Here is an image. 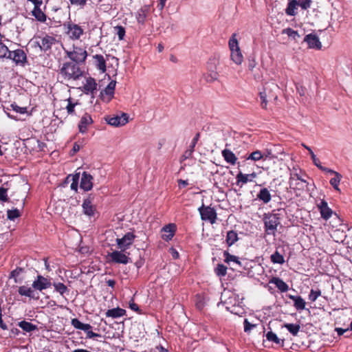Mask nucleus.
<instances>
[{"instance_id": "1", "label": "nucleus", "mask_w": 352, "mask_h": 352, "mask_svg": "<svg viewBox=\"0 0 352 352\" xmlns=\"http://www.w3.org/2000/svg\"><path fill=\"white\" fill-rule=\"evenodd\" d=\"M279 87L274 82H266L263 90L259 93L261 106L266 109L269 102H276L278 99Z\"/></svg>"}, {"instance_id": "2", "label": "nucleus", "mask_w": 352, "mask_h": 352, "mask_svg": "<svg viewBox=\"0 0 352 352\" xmlns=\"http://www.w3.org/2000/svg\"><path fill=\"white\" fill-rule=\"evenodd\" d=\"M289 187L294 190H303L308 185V182L304 178L306 175L298 167L294 166L289 169Z\"/></svg>"}, {"instance_id": "3", "label": "nucleus", "mask_w": 352, "mask_h": 352, "mask_svg": "<svg viewBox=\"0 0 352 352\" xmlns=\"http://www.w3.org/2000/svg\"><path fill=\"white\" fill-rule=\"evenodd\" d=\"M82 71L78 63L67 62L60 69V74L65 80H76L82 76Z\"/></svg>"}, {"instance_id": "4", "label": "nucleus", "mask_w": 352, "mask_h": 352, "mask_svg": "<svg viewBox=\"0 0 352 352\" xmlns=\"http://www.w3.org/2000/svg\"><path fill=\"white\" fill-rule=\"evenodd\" d=\"M263 221L266 234L274 235L277 227L280 223L279 214L275 213L265 214Z\"/></svg>"}, {"instance_id": "5", "label": "nucleus", "mask_w": 352, "mask_h": 352, "mask_svg": "<svg viewBox=\"0 0 352 352\" xmlns=\"http://www.w3.org/2000/svg\"><path fill=\"white\" fill-rule=\"evenodd\" d=\"M236 36V34H233L232 35L229 40L228 45L232 60L236 65H241L243 60V56L240 50Z\"/></svg>"}, {"instance_id": "6", "label": "nucleus", "mask_w": 352, "mask_h": 352, "mask_svg": "<svg viewBox=\"0 0 352 352\" xmlns=\"http://www.w3.org/2000/svg\"><path fill=\"white\" fill-rule=\"evenodd\" d=\"M66 54L76 63L85 62L87 56L86 50L78 46H74L72 51H66Z\"/></svg>"}, {"instance_id": "7", "label": "nucleus", "mask_w": 352, "mask_h": 352, "mask_svg": "<svg viewBox=\"0 0 352 352\" xmlns=\"http://www.w3.org/2000/svg\"><path fill=\"white\" fill-rule=\"evenodd\" d=\"M201 218L204 221H208L211 224L216 222L217 220V212L216 210L210 206H205L202 205L198 209Z\"/></svg>"}, {"instance_id": "8", "label": "nucleus", "mask_w": 352, "mask_h": 352, "mask_svg": "<svg viewBox=\"0 0 352 352\" xmlns=\"http://www.w3.org/2000/svg\"><path fill=\"white\" fill-rule=\"evenodd\" d=\"M151 12L152 6L151 5H144L142 6L135 14L138 23L141 25H144Z\"/></svg>"}, {"instance_id": "9", "label": "nucleus", "mask_w": 352, "mask_h": 352, "mask_svg": "<svg viewBox=\"0 0 352 352\" xmlns=\"http://www.w3.org/2000/svg\"><path fill=\"white\" fill-rule=\"evenodd\" d=\"M135 235L133 232H127L126 233L122 238L116 239V243L122 251H125L127 250L131 245L133 243Z\"/></svg>"}, {"instance_id": "10", "label": "nucleus", "mask_w": 352, "mask_h": 352, "mask_svg": "<svg viewBox=\"0 0 352 352\" xmlns=\"http://www.w3.org/2000/svg\"><path fill=\"white\" fill-rule=\"evenodd\" d=\"M83 29L77 24L69 23L67 25V34L73 40H77L83 34Z\"/></svg>"}, {"instance_id": "11", "label": "nucleus", "mask_w": 352, "mask_h": 352, "mask_svg": "<svg viewBox=\"0 0 352 352\" xmlns=\"http://www.w3.org/2000/svg\"><path fill=\"white\" fill-rule=\"evenodd\" d=\"M107 123L113 126H121L125 125L129 122V116L126 113H122L121 115H116L106 119Z\"/></svg>"}, {"instance_id": "12", "label": "nucleus", "mask_w": 352, "mask_h": 352, "mask_svg": "<svg viewBox=\"0 0 352 352\" xmlns=\"http://www.w3.org/2000/svg\"><path fill=\"white\" fill-rule=\"evenodd\" d=\"M10 53L12 55L8 59L12 60L16 65H23L27 62V56L23 50L17 49Z\"/></svg>"}, {"instance_id": "13", "label": "nucleus", "mask_w": 352, "mask_h": 352, "mask_svg": "<svg viewBox=\"0 0 352 352\" xmlns=\"http://www.w3.org/2000/svg\"><path fill=\"white\" fill-rule=\"evenodd\" d=\"M55 43V38L48 35L41 37L39 40L36 41V44L39 46L41 50L44 52L51 49L52 45H54Z\"/></svg>"}, {"instance_id": "14", "label": "nucleus", "mask_w": 352, "mask_h": 352, "mask_svg": "<svg viewBox=\"0 0 352 352\" xmlns=\"http://www.w3.org/2000/svg\"><path fill=\"white\" fill-rule=\"evenodd\" d=\"M124 251H113L109 254V257L112 262L116 263L127 264L129 262L130 258L123 253Z\"/></svg>"}, {"instance_id": "15", "label": "nucleus", "mask_w": 352, "mask_h": 352, "mask_svg": "<svg viewBox=\"0 0 352 352\" xmlns=\"http://www.w3.org/2000/svg\"><path fill=\"white\" fill-rule=\"evenodd\" d=\"M93 177L87 172H83L81 177L80 187L85 191L90 190L93 187Z\"/></svg>"}, {"instance_id": "16", "label": "nucleus", "mask_w": 352, "mask_h": 352, "mask_svg": "<svg viewBox=\"0 0 352 352\" xmlns=\"http://www.w3.org/2000/svg\"><path fill=\"white\" fill-rule=\"evenodd\" d=\"M304 41L308 44L309 48L320 50L322 47V44L316 34H309L306 35Z\"/></svg>"}, {"instance_id": "17", "label": "nucleus", "mask_w": 352, "mask_h": 352, "mask_svg": "<svg viewBox=\"0 0 352 352\" xmlns=\"http://www.w3.org/2000/svg\"><path fill=\"white\" fill-rule=\"evenodd\" d=\"M207 68L208 73L204 75L205 80L208 82H214L218 78V73L216 72L215 63L211 62L208 63Z\"/></svg>"}, {"instance_id": "18", "label": "nucleus", "mask_w": 352, "mask_h": 352, "mask_svg": "<svg viewBox=\"0 0 352 352\" xmlns=\"http://www.w3.org/2000/svg\"><path fill=\"white\" fill-rule=\"evenodd\" d=\"M51 286V283L46 278L39 275L32 283V287L37 290L42 291Z\"/></svg>"}, {"instance_id": "19", "label": "nucleus", "mask_w": 352, "mask_h": 352, "mask_svg": "<svg viewBox=\"0 0 352 352\" xmlns=\"http://www.w3.org/2000/svg\"><path fill=\"white\" fill-rule=\"evenodd\" d=\"M83 213L89 217H94L96 210L89 198L85 199L82 204Z\"/></svg>"}, {"instance_id": "20", "label": "nucleus", "mask_w": 352, "mask_h": 352, "mask_svg": "<svg viewBox=\"0 0 352 352\" xmlns=\"http://www.w3.org/2000/svg\"><path fill=\"white\" fill-rule=\"evenodd\" d=\"M256 177V173H252L251 174H243L240 172L236 177V184L237 186H242L243 184H247L248 182H252Z\"/></svg>"}, {"instance_id": "21", "label": "nucleus", "mask_w": 352, "mask_h": 352, "mask_svg": "<svg viewBox=\"0 0 352 352\" xmlns=\"http://www.w3.org/2000/svg\"><path fill=\"white\" fill-rule=\"evenodd\" d=\"M318 208L320 210L322 218L324 219H329L332 214V210L328 206L327 202L324 200H321L320 204H318Z\"/></svg>"}, {"instance_id": "22", "label": "nucleus", "mask_w": 352, "mask_h": 352, "mask_svg": "<svg viewBox=\"0 0 352 352\" xmlns=\"http://www.w3.org/2000/svg\"><path fill=\"white\" fill-rule=\"evenodd\" d=\"M163 234L162 235V238L168 241L172 239L175 232V225L173 223H170L166 226H164L162 230Z\"/></svg>"}, {"instance_id": "23", "label": "nucleus", "mask_w": 352, "mask_h": 352, "mask_svg": "<svg viewBox=\"0 0 352 352\" xmlns=\"http://www.w3.org/2000/svg\"><path fill=\"white\" fill-rule=\"evenodd\" d=\"M91 117L88 114H85L80 119L78 124L79 131L81 133H85L87 131L88 126L92 123Z\"/></svg>"}, {"instance_id": "24", "label": "nucleus", "mask_w": 352, "mask_h": 352, "mask_svg": "<svg viewBox=\"0 0 352 352\" xmlns=\"http://www.w3.org/2000/svg\"><path fill=\"white\" fill-rule=\"evenodd\" d=\"M221 155L224 160L230 165H235L237 162V157L235 154L230 149L225 148L221 151Z\"/></svg>"}, {"instance_id": "25", "label": "nucleus", "mask_w": 352, "mask_h": 352, "mask_svg": "<svg viewBox=\"0 0 352 352\" xmlns=\"http://www.w3.org/2000/svg\"><path fill=\"white\" fill-rule=\"evenodd\" d=\"M288 298L294 301V306L298 311L305 309L306 302L305 300L300 296L287 295Z\"/></svg>"}, {"instance_id": "26", "label": "nucleus", "mask_w": 352, "mask_h": 352, "mask_svg": "<svg viewBox=\"0 0 352 352\" xmlns=\"http://www.w3.org/2000/svg\"><path fill=\"white\" fill-rule=\"evenodd\" d=\"M126 311L120 307L113 308L109 309L106 311L105 315L107 317L117 318L125 315Z\"/></svg>"}, {"instance_id": "27", "label": "nucleus", "mask_w": 352, "mask_h": 352, "mask_svg": "<svg viewBox=\"0 0 352 352\" xmlns=\"http://www.w3.org/2000/svg\"><path fill=\"white\" fill-rule=\"evenodd\" d=\"M257 199L264 204L269 203L272 199V196L267 188H263L260 190L257 194Z\"/></svg>"}, {"instance_id": "28", "label": "nucleus", "mask_w": 352, "mask_h": 352, "mask_svg": "<svg viewBox=\"0 0 352 352\" xmlns=\"http://www.w3.org/2000/svg\"><path fill=\"white\" fill-rule=\"evenodd\" d=\"M270 283L275 285L276 287L281 292H285L289 289L288 285L282 279H280L278 277H273L270 280Z\"/></svg>"}, {"instance_id": "29", "label": "nucleus", "mask_w": 352, "mask_h": 352, "mask_svg": "<svg viewBox=\"0 0 352 352\" xmlns=\"http://www.w3.org/2000/svg\"><path fill=\"white\" fill-rule=\"evenodd\" d=\"M267 157V155H266L265 153H262L259 150H256L255 151H253L247 157V160H251L254 162H257L261 160H266Z\"/></svg>"}, {"instance_id": "30", "label": "nucleus", "mask_w": 352, "mask_h": 352, "mask_svg": "<svg viewBox=\"0 0 352 352\" xmlns=\"http://www.w3.org/2000/svg\"><path fill=\"white\" fill-rule=\"evenodd\" d=\"M71 324L75 329L84 331L85 332L92 329L89 324H84L77 318L72 319Z\"/></svg>"}, {"instance_id": "31", "label": "nucleus", "mask_w": 352, "mask_h": 352, "mask_svg": "<svg viewBox=\"0 0 352 352\" xmlns=\"http://www.w3.org/2000/svg\"><path fill=\"white\" fill-rule=\"evenodd\" d=\"M71 324L75 329L84 331L85 332L92 329L89 324H84L77 318L72 319Z\"/></svg>"}, {"instance_id": "32", "label": "nucleus", "mask_w": 352, "mask_h": 352, "mask_svg": "<svg viewBox=\"0 0 352 352\" xmlns=\"http://www.w3.org/2000/svg\"><path fill=\"white\" fill-rule=\"evenodd\" d=\"M83 88L85 91L93 94L94 91L97 89V83L96 82V80L92 78H87Z\"/></svg>"}, {"instance_id": "33", "label": "nucleus", "mask_w": 352, "mask_h": 352, "mask_svg": "<svg viewBox=\"0 0 352 352\" xmlns=\"http://www.w3.org/2000/svg\"><path fill=\"white\" fill-rule=\"evenodd\" d=\"M94 58L96 61V65L99 70L104 72L107 69L106 61L102 55L96 54L94 56Z\"/></svg>"}, {"instance_id": "34", "label": "nucleus", "mask_w": 352, "mask_h": 352, "mask_svg": "<svg viewBox=\"0 0 352 352\" xmlns=\"http://www.w3.org/2000/svg\"><path fill=\"white\" fill-rule=\"evenodd\" d=\"M297 6H299L298 1L297 0H292L288 3L287 8H286V13L289 16H295L296 14V10Z\"/></svg>"}, {"instance_id": "35", "label": "nucleus", "mask_w": 352, "mask_h": 352, "mask_svg": "<svg viewBox=\"0 0 352 352\" xmlns=\"http://www.w3.org/2000/svg\"><path fill=\"white\" fill-rule=\"evenodd\" d=\"M238 239V234L235 231L230 230L227 232L226 243L228 246L232 245Z\"/></svg>"}, {"instance_id": "36", "label": "nucleus", "mask_w": 352, "mask_h": 352, "mask_svg": "<svg viewBox=\"0 0 352 352\" xmlns=\"http://www.w3.org/2000/svg\"><path fill=\"white\" fill-rule=\"evenodd\" d=\"M18 292L21 296H25L30 298H34V291L31 287L27 286H21L19 287Z\"/></svg>"}, {"instance_id": "37", "label": "nucleus", "mask_w": 352, "mask_h": 352, "mask_svg": "<svg viewBox=\"0 0 352 352\" xmlns=\"http://www.w3.org/2000/svg\"><path fill=\"white\" fill-rule=\"evenodd\" d=\"M32 15L39 21L44 22L46 21V15L41 10L40 7H34L32 12Z\"/></svg>"}, {"instance_id": "38", "label": "nucleus", "mask_w": 352, "mask_h": 352, "mask_svg": "<svg viewBox=\"0 0 352 352\" xmlns=\"http://www.w3.org/2000/svg\"><path fill=\"white\" fill-rule=\"evenodd\" d=\"M19 327L26 332H31L36 329V326L27 321H21L19 323Z\"/></svg>"}, {"instance_id": "39", "label": "nucleus", "mask_w": 352, "mask_h": 352, "mask_svg": "<svg viewBox=\"0 0 352 352\" xmlns=\"http://www.w3.org/2000/svg\"><path fill=\"white\" fill-rule=\"evenodd\" d=\"M10 50L8 47L3 44L2 42H0V59L1 58H9L12 54L10 53Z\"/></svg>"}, {"instance_id": "40", "label": "nucleus", "mask_w": 352, "mask_h": 352, "mask_svg": "<svg viewBox=\"0 0 352 352\" xmlns=\"http://www.w3.org/2000/svg\"><path fill=\"white\" fill-rule=\"evenodd\" d=\"M114 93L107 87L100 92V98L102 101L109 102L113 96Z\"/></svg>"}, {"instance_id": "41", "label": "nucleus", "mask_w": 352, "mask_h": 352, "mask_svg": "<svg viewBox=\"0 0 352 352\" xmlns=\"http://www.w3.org/2000/svg\"><path fill=\"white\" fill-rule=\"evenodd\" d=\"M334 175L335 177L330 179V184L336 190L340 191L338 186L342 177L339 173H336Z\"/></svg>"}, {"instance_id": "42", "label": "nucleus", "mask_w": 352, "mask_h": 352, "mask_svg": "<svg viewBox=\"0 0 352 352\" xmlns=\"http://www.w3.org/2000/svg\"><path fill=\"white\" fill-rule=\"evenodd\" d=\"M284 327L291 333L293 336H297L300 331V325L296 324L286 323Z\"/></svg>"}, {"instance_id": "43", "label": "nucleus", "mask_w": 352, "mask_h": 352, "mask_svg": "<svg viewBox=\"0 0 352 352\" xmlns=\"http://www.w3.org/2000/svg\"><path fill=\"white\" fill-rule=\"evenodd\" d=\"M271 261L273 263L283 264L285 263L284 257L278 251H276L270 256Z\"/></svg>"}, {"instance_id": "44", "label": "nucleus", "mask_w": 352, "mask_h": 352, "mask_svg": "<svg viewBox=\"0 0 352 352\" xmlns=\"http://www.w3.org/2000/svg\"><path fill=\"white\" fill-rule=\"evenodd\" d=\"M21 216L20 210L15 208L13 210H8L7 211V217L10 220H14L16 218H18Z\"/></svg>"}, {"instance_id": "45", "label": "nucleus", "mask_w": 352, "mask_h": 352, "mask_svg": "<svg viewBox=\"0 0 352 352\" xmlns=\"http://www.w3.org/2000/svg\"><path fill=\"white\" fill-rule=\"evenodd\" d=\"M282 34H287L289 37H292L294 40H296V38L300 36L296 31L290 28L283 30Z\"/></svg>"}, {"instance_id": "46", "label": "nucleus", "mask_w": 352, "mask_h": 352, "mask_svg": "<svg viewBox=\"0 0 352 352\" xmlns=\"http://www.w3.org/2000/svg\"><path fill=\"white\" fill-rule=\"evenodd\" d=\"M53 285L55 290L61 295H63L67 291V287L62 283H54Z\"/></svg>"}, {"instance_id": "47", "label": "nucleus", "mask_w": 352, "mask_h": 352, "mask_svg": "<svg viewBox=\"0 0 352 352\" xmlns=\"http://www.w3.org/2000/svg\"><path fill=\"white\" fill-rule=\"evenodd\" d=\"M224 257L225 262L230 263V261H233L239 265H241L240 261H239V258L236 256L230 254L228 252H224Z\"/></svg>"}, {"instance_id": "48", "label": "nucleus", "mask_w": 352, "mask_h": 352, "mask_svg": "<svg viewBox=\"0 0 352 352\" xmlns=\"http://www.w3.org/2000/svg\"><path fill=\"white\" fill-rule=\"evenodd\" d=\"M215 273L219 276H224L227 273V267L223 264H218L215 268Z\"/></svg>"}, {"instance_id": "49", "label": "nucleus", "mask_w": 352, "mask_h": 352, "mask_svg": "<svg viewBox=\"0 0 352 352\" xmlns=\"http://www.w3.org/2000/svg\"><path fill=\"white\" fill-rule=\"evenodd\" d=\"M266 338L267 340L274 342L276 344L280 343V340L277 337L276 334L272 331H269L267 333Z\"/></svg>"}, {"instance_id": "50", "label": "nucleus", "mask_w": 352, "mask_h": 352, "mask_svg": "<svg viewBox=\"0 0 352 352\" xmlns=\"http://www.w3.org/2000/svg\"><path fill=\"white\" fill-rule=\"evenodd\" d=\"M320 295L321 291L320 289H311L310 293L309 294V300H311V302H315Z\"/></svg>"}, {"instance_id": "51", "label": "nucleus", "mask_w": 352, "mask_h": 352, "mask_svg": "<svg viewBox=\"0 0 352 352\" xmlns=\"http://www.w3.org/2000/svg\"><path fill=\"white\" fill-rule=\"evenodd\" d=\"M10 108L13 111H16V113H19L21 114L25 113L27 112V108L26 107H21L18 106L16 103H12L10 104Z\"/></svg>"}, {"instance_id": "52", "label": "nucleus", "mask_w": 352, "mask_h": 352, "mask_svg": "<svg viewBox=\"0 0 352 352\" xmlns=\"http://www.w3.org/2000/svg\"><path fill=\"white\" fill-rule=\"evenodd\" d=\"M302 146L303 147H305L309 153L311 157V159L313 160V162L314 164V165L317 166L320 162V160L316 157V155L314 153V152L312 151V150L311 149L310 147L307 146V145L304 144H302Z\"/></svg>"}, {"instance_id": "53", "label": "nucleus", "mask_w": 352, "mask_h": 352, "mask_svg": "<svg viewBox=\"0 0 352 352\" xmlns=\"http://www.w3.org/2000/svg\"><path fill=\"white\" fill-rule=\"evenodd\" d=\"M298 5L302 10H307L311 7L312 0H298Z\"/></svg>"}, {"instance_id": "54", "label": "nucleus", "mask_w": 352, "mask_h": 352, "mask_svg": "<svg viewBox=\"0 0 352 352\" xmlns=\"http://www.w3.org/2000/svg\"><path fill=\"white\" fill-rule=\"evenodd\" d=\"M78 179H79L78 174H76L75 175L72 176V182L70 186V188L72 190H74L75 191L77 190L78 185Z\"/></svg>"}, {"instance_id": "55", "label": "nucleus", "mask_w": 352, "mask_h": 352, "mask_svg": "<svg viewBox=\"0 0 352 352\" xmlns=\"http://www.w3.org/2000/svg\"><path fill=\"white\" fill-rule=\"evenodd\" d=\"M8 194H7V189L5 188H0V201H8Z\"/></svg>"}, {"instance_id": "56", "label": "nucleus", "mask_w": 352, "mask_h": 352, "mask_svg": "<svg viewBox=\"0 0 352 352\" xmlns=\"http://www.w3.org/2000/svg\"><path fill=\"white\" fill-rule=\"evenodd\" d=\"M204 304H205V302L204 301V298H201L200 296L197 295L196 297V303H195L197 308L199 310L202 309L203 307H204Z\"/></svg>"}, {"instance_id": "57", "label": "nucleus", "mask_w": 352, "mask_h": 352, "mask_svg": "<svg viewBox=\"0 0 352 352\" xmlns=\"http://www.w3.org/2000/svg\"><path fill=\"white\" fill-rule=\"evenodd\" d=\"M244 331L245 333H249L252 330L253 327H254L256 325L251 324L248 319L244 320Z\"/></svg>"}, {"instance_id": "58", "label": "nucleus", "mask_w": 352, "mask_h": 352, "mask_svg": "<svg viewBox=\"0 0 352 352\" xmlns=\"http://www.w3.org/2000/svg\"><path fill=\"white\" fill-rule=\"evenodd\" d=\"M117 35L119 38V40H122L124 38V36L125 35V30L122 26H117Z\"/></svg>"}, {"instance_id": "59", "label": "nucleus", "mask_w": 352, "mask_h": 352, "mask_svg": "<svg viewBox=\"0 0 352 352\" xmlns=\"http://www.w3.org/2000/svg\"><path fill=\"white\" fill-rule=\"evenodd\" d=\"M77 104V103H72L71 99H68V104L66 107V109L69 114H72L74 111V107Z\"/></svg>"}, {"instance_id": "60", "label": "nucleus", "mask_w": 352, "mask_h": 352, "mask_svg": "<svg viewBox=\"0 0 352 352\" xmlns=\"http://www.w3.org/2000/svg\"><path fill=\"white\" fill-rule=\"evenodd\" d=\"M85 332H86V334H87L86 338H89V339H92V338H100V337H101L100 334L94 333L91 329L87 330Z\"/></svg>"}, {"instance_id": "61", "label": "nucleus", "mask_w": 352, "mask_h": 352, "mask_svg": "<svg viewBox=\"0 0 352 352\" xmlns=\"http://www.w3.org/2000/svg\"><path fill=\"white\" fill-rule=\"evenodd\" d=\"M129 307L131 309H132L138 313H140V310L139 309L138 305L134 302V300L133 299H131L129 301Z\"/></svg>"}, {"instance_id": "62", "label": "nucleus", "mask_w": 352, "mask_h": 352, "mask_svg": "<svg viewBox=\"0 0 352 352\" xmlns=\"http://www.w3.org/2000/svg\"><path fill=\"white\" fill-rule=\"evenodd\" d=\"M319 169H320L321 170L324 171V172H326V173H331V174H333L334 175L336 173H337L336 171L332 170V169H330V168H326L324 166H322L320 164V162L316 166Z\"/></svg>"}, {"instance_id": "63", "label": "nucleus", "mask_w": 352, "mask_h": 352, "mask_svg": "<svg viewBox=\"0 0 352 352\" xmlns=\"http://www.w3.org/2000/svg\"><path fill=\"white\" fill-rule=\"evenodd\" d=\"M193 152H194V151H192V149L189 148V149L186 150L182 157V160H184L192 156V154Z\"/></svg>"}, {"instance_id": "64", "label": "nucleus", "mask_w": 352, "mask_h": 352, "mask_svg": "<svg viewBox=\"0 0 352 352\" xmlns=\"http://www.w3.org/2000/svg\"><path fill=\"white\" fill-rule=\"evenodd\" d=\"M199 138V133H197L195 136V138L192 139L191 144L190 146V149H192L194 151L195 146L196 144L197 143V141Z\"/></svg>"}]
</instances>
